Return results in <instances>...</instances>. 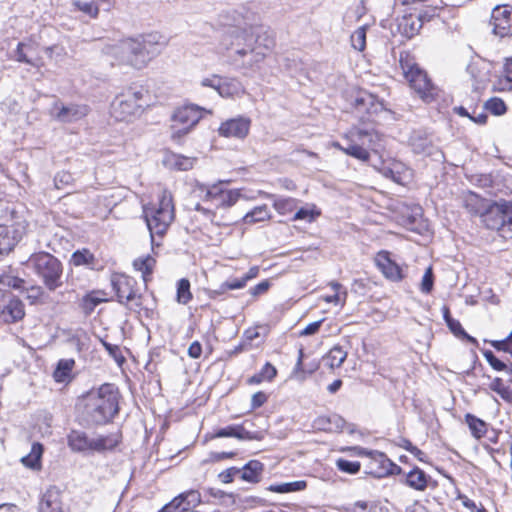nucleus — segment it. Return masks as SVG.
I'll use <instances>...</instances> for the list:
<instances>
[{
  "instance_id": "f257e3e1",
  "label": "nucleus",
  "mask_w": 512,
  "mask_h": 512,
  "mask_svg": "<svg viewBox=\"0 0 512 512\" xmlns=\"http://www.w3.org/2000/svg\"><path fill=\"white\" fill-rule=\"evenodd\" d=\"M119 393L113 384H103L84 397L83 417L88 424L102 425L118 413Z\"/></svg>"
},
{
  "instance_id": "f03ea898",
  "label": "nucleus",
  "mask_w": 512,
  "mask_h": 512,
  "mask_svg": "<svg viewBox=\"0 0 512 512\" xmlns=\"http://www.w3.org/2000/svg\"><path fill=\"white\" fill-rule=\"evenodd\" d=\"M346 145L338 142L334 147L361 162H369L371 153L379 154L383 148L381 135L374 130L352 128L344 137Z\"/></svg>"
},
{
  "instance_id": "7ed1b4c3",
  "label": "nucleus",
  "mask_w": 512,
  "mask_h": 512,
  "mask_svg": "<svg viewBox=\"0 0 512 512\" xmlns=\"http://www.w3.org/2000/svg\"><path fill=\"white\" fill-rule=\"evenodd\" d=\"M399 64L411 89L424 102H432L438 94V88L429 78L427 72L423 70L407 52L400 54Z\"/></svg>"
},
{
  "instance_id": "20e7f679",
  "label": "nucleus",
  "mask_w": 512,
  "mask_h": 512,
  "mask_svg": "<svg viewBox=\"0 0 512 512\" xmlns=\"http://www.w3.org/2000/svg\"><path fill=\"white\" fill-rule=\"evenodd\" d=\"M143 215L150 231L151 242L154 244V235L163 236L174 220L172 194L167 190L162 191L158 207L144 206Z\"/></svg>"
},
{
  "instance_id": "39448f33",
  "label": "nucleus",
  "mask_w": 512,
  "mask_h": 512,
  "mask_svg": "<svg viewBox=\"0 0 512 512\" xmlns=\"http://www.w3.org/2000/svg\"><path fill=\"white\" fill-rule=\"evenodd\" d=\"M107 54L113 56L120 64L137 69L144 67L151 59L146 42L136 39H124L107 48Z\"/></svg>"
},
{
  "instance_id": "423d86ee",
  "label": "nucleus",
  "mask_w": 512,
  "mask_h": 512,
  "mask_svg": "<svg viewBox=\"0 0 512 512\" xmlns=\"http://www.w3.org/2000/svg\"><path fill=\"white\" fill-rule=\"evenodd\" d=\"M144 89L129 87L118 94L111 103V116L117 121H132L143 109Z\"/></svg>"
},
{
  "instance_id": "0eeeda50",
  "label": "nucleus",
  "mask_w": 512,
  "mask_h": 512,
  "mask_svg": "<svg viewBox=\"0 0 512 512\" xmlns=\"http://www.w3.org/2000/svg\"><path fill=\"white\" fill-rule=\"evenodd\" d=\"M29 264L48 290L62 286L63 266L55 256L47 252L35 253L30 256Z\"/></svg>"
},
{
  "instance_id": "6e6552de",
  "label": "nucleus",
  "mask_w": 512,
  "mask_h": 512,
  "mask_svg": "<svg viewBox=\"0 0 512 512\" xmlns=\"http://www.w3.org/2000/svg\"><path fill=\"white\" fill-rule=\"evenodd\" d=\"M120 436L118 433L106 436H98L96 438H89L86 433L72 430L68 435V445L76 452L87 451H104L113 449L118 445Z\"/></svg>"
},
{
  "instance_id": "1a4fd4ad",
  "label": "nucleus",
  "mask_w": 512,
  "mask_h": 512,
  "mask_svg": "<svg viewBox=\"0 0 512 512\" xmlns=\"http://www.w3.org/2000/svg\"><path fill=\"white\" fill-rule=\"evenodd\" d=\"M202 111L196 105H185L177 108L172 117L171 136L173 139H180L186 135L202 118Z\"/></svg>"
},
{
  "instance_id": "9d476101",
  "label": "nucleus",
  "mask_w": 512,
  "mask_h": 512,
  "mask_svg": "<svg viewBox=\"0 0 512 512\" xmlns=\"http://www.w3.org/2000/svg\"><path fill=\"white\" fill-rule=\"evenodd\" d=\"M111 285L115 291L118 301L121 304L139 308L142 305L141 295L138 294L137 281L125 274H113L111 276Z\"/></svg>"
},
{
  "instance_id": "9b49d317",
  "label": "nucleus",
  "mask_w": 512,
  "mask_h": 512,
  "mask_svg": "<svg viewBox=\"0 0 512 512\" xmlns=\"http://www.w3.org/2000/svg\"><path fill=\"white\" fill-rule=\"evenodd\" d=\"M509 202H489L481 214L483 224L491 230L499 231L503 237H507V218Z\"/></svg>"
},
{
  "instance_id": "f8f14e48",
  "label": "nucleus",
  "mask_w": 512,
  "mask_h": 512,
  "mask_svg": "<svg viewBox=\"0 0 512 512\" xmlns=\"http://www.w3.org/2000/svg\"><path fill=\"white\" fill-rule=\"evenodd\" d=\"M201 85L215 89L222 97H234L244 92L241 82L236 78L220 77L218 75L202 79Z\"/></svg>"
},
{
  "instance_id": "ddd939ff",
  "label": "nucleus",
  "mask_w": 512,
  "mask_h": 512,
  "mask_svg": "<svg viewBox=\"0 0 512 512\" xmlns=\"http://www.w3.org/2000/svg\"><path fill=\"white\" fill-rule=\"evenodd\" d=\"M88 114L86 105L69 104L64 105L60 101H55L50 108V115L59 122L71 123L78 121Z\"/></svg>"
},
{
  "instance_id": "4468645a",
  "label": "nucleus",
  "mask_w": 512,
  "mask_h": 512,
  "mask_svg": "<svg viewBox=\"0 0 512 512\" xmlns=\"http://www.w3.org/2000/svg\"><path fill=\"white\" fill-rule=\"evenodd\" d=\"M255 44L256 46L250 49L243 48L236 51L241 57L249 56V59L244 62L248 67H252L265 58L266 53L273 48L274 40L266 35L261 36L258 34Z\"/></svg>"
},
{
  "instance_id": "2eb2a0df",
  "label": "nucleus",
  "mask_w": 512,
  "mask_h": 512,
  "mask_svg": "<svg viewBox=\"0 0 512 512\" xmlns=\"http://www.w3.org/2000/svg\"><path fill=\"white\" fill-rule=\"evenodd\" d=\"M491 21L493 24V32L500 36L506 37L512 35V6H497L492 11Z\"/></svg>"
},
{
  "instance_id": "dca6fc26",
  "label": "nucleus",
  "mask_w": 512,
  "mask_h": 512,
  "mask_svg": "<svg viewBox=\"0 0 512 512\" xmlns=\"http://www.w3.org/2000/svg\"><path fill=\"white\" fill-rule=\"evenodd\" d=\"M251 120L244 116L228 119L221 123L218 133L222 137L244 139L250 130Z\"/></svg>"
},
{
  "instance_id": "f3484780",
  "label": "nucleus",
  "mask_w": 512,
  "mask_h": 512,
  "mask_svg": "<svg viewBox=\"0 0 512 512\" xmlns=\"http://www.w3.org/2000/svg\"><path fill=\"white\" fill-rule=\"evenodd\" d=\"M240 196V191L237 189L225 190L220 187V184H215L206 189L205 200L211 201L217 208H228L233 206Z\"/></svg>"
},
{
  "instance_id": "a211bd4d",
  "label": "nucleus",
  "mask_w": 512,
  "mask_h": 512,
  "mask_svg": "<svg viewBox=\"0 0 512 512\" xmlns=\"http://www.w3.org/2000/svg\"><path fill=\"white\" fill-rule=\"evenodd\" d=\"M25 315L24 305L21 300L11 294L3 296L0 300V317L6 323H14Z\"/></svg>"
},
{
  "instance_id": "6ab92c4d",
  "label": "nucleus",
  "mask_w": 512,
  "mask_h": 512,
  "mask_svg": "<svg viewBox=\"0 0 512 512\" xmlns=\"http://www.w3.org/2000/svg\"><path fill=\"white\" fill-rule=\"evenodd\" d=\"M353 450L357 451L360 456H368L371 461V465H379V471H371V473H377L379 476L387 473L401 472V467L394 464L383 452L379 451H368L361 447H354Z\"/></svg>"
},
{
  "instance_id": "aec40b11",
  "label": "nucleus",
  "mask_w": 512,
  "mask_h": 512,
  "mask_svg": "<svg viewBox=\"0 0 512 512\" xmlns=\"http://www.w3.org/2000/svg\"><path fill=\"white\" fill-rule=\"evenodd\" d=\"M39 512H70L69 508L63 503V497L60 490L56 487H50L43 494L39 503Z\"/></svg>"
},
{
  "instance_id": "412c9836",
  "label": "nucleus",
  "mask_w": 512,
  "mask_h": 512,
  "mask_svg": "<svg viewBox=\"0 0 512 512\" xmlns=\"http://www.w3.org/2000/svg\"><path fill=\"white\" fill-rule=\"evenodd\" d=\"M375 262L387 279L400 281L403 278L401 268L390 259L388 252L378 253Z\"/></svg>"
},
{
  "instance_id": "4be33fe9",
  "label": "nucleus",
  "mask_w": 512,
  "mask_h": 512,
  "mask_svg": "<svg viewBox=\"0 0 512 512\" xmlns=\"http://www.w3.org/2000/svg\"><path fill=\"white\" fill-rule=\"evenodd\" d=\"M22 238V231L15 227L0 225V256L8 254Z\"/></svg>"
},
{
  "instance_id": "5701e85b",
  "label": "nucleus",
  "mask_w": 512,
  "mask_h": 512,
  "mask_svg": "<svg viewBox=\"0 0 512 512\" xmlns=\"http://www.w3.org/2000/svg\"><path fill=\"white\" fill-rule=\"evenodd\" d=\"M214 437H234L239 440H261L262 434L260 432H250L246 430L243 425H229L217 430Z\"/></svg>"
},
{
  "instance_id": "b1692460",
  "label": "nucleus",
  "mask_w": 512,
  "mask_h": 512,
  "mask_svg": "<svg viewBox=\"0 0 512 512\" xmlns=\"http://www.w3.org/2000/svg\"><path fill=\"white\" fill-rule=\"evenodd\" d=\"M405 484L417 491H424L427 487L436 486V482L418 467L413 468L406 474Z\"/></svg>"
},
{
  "instance_id": "393cba45",
  "label": "nucleus",
  "mask_w": 512,
  "mask_h": 512,
  "mask_svg": "<svg viewBox=\"0 0 512 512\" xmlns=\"http://www.w3.org/2000/svg\"><path fill=\"white\" fill-rule=\"evenodd\" d=\"M409 145L416 154H432L433 143L431 137L423 130H415L409 137Z\"/></svg>"
},
{
  "instance_id": "a878e982",
  "label": "nucleus",
  "mask_w": 512,
  "mask_h": 512,
  "mask_svg": "<svg viewBox=\"0 0 512 512\" xmlns=\"http://www.w3.org/2000/svg\"><path fill=\"white\" fill-rule=\"evenodd\" d=\"M201 502V495L196 490L184 492L172 500V503L179 512H189L196 508Z\"/></svg>"
},
{
  "instance_id": "bb28decb",
  "label": "nucleus",
  "mask_w": 512,
  "mask_h": 512,
  "mask_svg": "<svg viewBox=\"0 0 512 512\" xmlns=\"http://www.w3.org/2000/svg\"><path fill=\"white\" fill-rule=\"evenodd\" d=\"M489 202L471 191L464 193L462 196L463 207L472 215L481 216Z\"/></svg>"
},
{
  "instance_id": "cd10ccee",
  "label": "nucleus",
  "mask_w": 512,
  "mask_h": 512,
  "mask_svg": "<svg viewBox=\"0 0 512 512\" xmlns=\"http://www.w3.org/2000/svg\"><path fill=\"white\" fill-rule=\"evenodd\" d=\"M264 471V465L258 460H250L240 469V479L249 483H258Z\"/></svg>"
},
{
  "instance_id": "c85d7f7f",
  "label": "nucleus",
  "mask_w": 512,
  "mask_h": 512,
  "mask_svg": "<svg viewBox=\"0 0 512 512\" xmlns=\"http://www.w3.org/2000/svg\"><path fill=\"white\" fill-rule=\"evenodd\" d=\"M43 454L42 444L35 442L32 444L31 451L28 455L21 458V463L32 470L41 469V458Z\"/></svg>"
},
{
  "instance_id": "c756f323",
  "label": "nucleus",
  "mask_w": 512,
  "mask_h": 512,
  "mask_svg": "<svg viewBox=\"0 0 512 512\" xmlns=\"http://www.w3.org/2000/svg\"><path fill=\"white\" fill-rule=\"evenodd\" d=\"M317 423L321 429L330 432H341L346 425V421L337 414H333L327 417H319L317 419Z\"/></svg>"
},
{
  "instance_id": "7c9ffc66",
  "label": "nucleus",
  "mask_w": 512,
  "mask_h": 512,
  "mask_svg": "<svg viewBox=\"0 0 512 512\" xmlns=\"http://www.w3.org/2000/svg\"><path fill=\"white\" fill-rule=\"evenodd\" d=\"M155 265L156 259L151 255L139 257L133 261L134 268L142 273L145 282L148 281V277L153 273Z\"/></svg>"
},
{
  "instance_id": "2f4dec72",
  "label": "nucleus",
  "mask_w": 512,
  "mask_h": 512,
  "mask_svg": "<svg viewBox=\"0 0 512 512\" xmlns=\"http://www.w3.org/2000/svg\"><path fill=\"white\" fill-rule=\"evenodd\" d=\"M270 218V212L267 205L257 206L248 213H246L243 217V222L245 224H255L258 222L266 221Z\"/></svg>"
},
{
  "instance_id": "473e14b6",
  "label": "nucleus",
  "mask_w": 512,
  "mask_h": 512,
  "mask_svg": "<svg viewBox=\"0 0 512 512\" xmlns=\"http://www.w3.org/2000/svg\"><path fill=\"white\" fill-rule=\"evenodd\" d=\"M347 352L340 346H334L324 357L326 365L331 368H339L346 360Z\"/></svg>"
},
{
  "instance_id": "72a5a7b5",
  "label": "nucleus",
  "mask_w": 512,
  "mask_h": 512,
  "mask_svg": "<svg viewBox=\"0 0 512 512\" xmlns=\"http://www.w3.org/2000/svg\"><path fill=\"white\" fill-rule=\"evenodd\" d=\"M75 365L73 359H61L53 373L56 382H65L70 378L71 371Z\"/></svg>"
},
{
  "instance_id": "f704fd0d",
  "label": "nucleus",
  "mask_w": 512,
  "mask_h": 512,
  "mask_svg": "<svg viewBox=\"0 0 512 512\" xmlns=\"http://www.w3.org/2000/svg\"><path fill=\"white\" fill-rule=\"evenodd\" d=\"M307 487V483L304 480L286 482L281 484L270 485L267 489L275 493H290L296 491H302Z\"/></svg>"
},
{
  "instance_id": "c9c22d12",
  "label": "nucleus",
  "mask_w": 512,
  "mask_h": 512,
  "mask_svg": "<svg viewBox=\"0 0 512 512\" xmlns=\"http://www.w3.org/2000/svg\"><path fill=\"white\" fill-rule=\"evenodd\" d=\"M375 98L367 92H359L354 98V107L358 112H370L375 105Z\"/></svg>"
},
{
  "instance_id": "e433bc0d",
  "label": "nucleus",
  "mask_w": 512,
  "mask_h": 512,
  "mask_svg": "<svg viewBox=\"0 0 512 512\" xmlns=\"http://www.w3.org/2000/svg\"><path fill=\"white\" fill-rule=\"evenodd\" d=\"M465 422L475 438H481L486 434V423L478 417L468 413L465 415Z\"/></svg>"
},
{
  "instance_id": "4c0bfd02",
  "label": "nucleus",
  "mask_w": 512,
  "mask_h": 512,
  "mask_svg": "<svg viewBox=\"0 0 512 512\" xmlns=\"http://www.w3.org/2000/svg\"><path fill=\"white\" fill-rule=\"evenodd\" d=\"M72 6L92 18L97 17L100 10L98 4L93 0H73Z\"/></svg>"
},
{
  "instance_id": "58836bf2",
  "label": "nucleus",
  "mask_w": 512,
  "mask_h": 512,
  "mask_svg": "<svg viewBox=\"0 0 512 512\" xmlns=\"http://www.w3.org/2000/svg\"><path fill=\"white\" fill-rule=\"evenodd\" d=\"M245 279L242 277L240 279H233L228 280L224 283H222L219 287V289L211 290L210 291V297L215 298L218 295H221L225 293L227 290H235V289H241L246 285Z\"/></svg>"
},
{
  "instance_id": "ea45409f",
  "label": "nucleus",
  "mask_w": 512,
  "mask_h": 512,
  "mask_svg": "<svg viewBox=\"0 0 512 512\" xmlns=\"http://www.w3.org/2000/svg\"><path fill=\"white\" fill-rule=\"evenodd\" d=\"M191 299L190 282L188 279L182 278L177 283V301L186 305Z\"/></svg>"
},
{
  "instance_id": "a19ab883",
  "label": "nucleus",
  "mask_w": 512,
  "mask_h": 512,
  "mask_svg": "<svg viewBox=\"0 0 512 512\" xmlns=\"http://www.w3.org/2000/svg\"><path fill=\"white\" fill-rule=\"evenodd\" d=\"M489 388L496 392L504 401L512 402V392L509 387H506L503 380L500 377H496L492 380Z\"/></svg>"
},
{
  "instance_id": "79ce46f5",
  "label": "nucleus",
  "mask_w": 512,
  "mask_h": 512,
  "mask_svg": "<svg viewBox=\"0 0 512 512\" xmlns=\"http://www.w3.org/2000/svg\"><path fill=\"white\" fill-rule=\"evenodd\" d=\"M320 215V211L316 210L315 205H308L302 207L293 216V220H306L308 222L314 221Z\"/></svg>"
},
{
  "instance_id": "37998d69",
  "label": "nucleus",
  "mask_w": 512,
  "mask_h": 512,
  "mask_svg": "<svg viewBox=\"0 0 512 512\" xmlns=\"http://www.w3.org/2000/svg\"><path fill=\"white\" fill-rule=\"evenodd\" d=\"M219 22L223 26H238L242 22V16L236 10H227L220 14Z\"/></svg>"
},
{
  "instance_id": "c03bdc74",
  "label": "nucleus",
  "mask_w": 512,
  "mask_h": 512,
  "mask_svg": "<svg viewBox=\"0 0 512 512\" xmlns=\"http://www.w3.org/2000/svg\"><path fill=\"white\" fill-rule=\"evenodd\" d=\"M94 262V256L88 250H77L71 256V263L75 266H90Z\"/></svg>"
},
{
  "instance_id": "a18cd8bd",
  "label": "nucleus",
  "mask_w": 512,
  "mask_h": 512,
  "mask_svg": "<svg viewBox=\"0 0 512 512\" xmlns=\"http://www.w3.org/2000/svg\"><path fill=\"white\" fill-rule=\"evenodd\" d=\"M351 45L358 51H363L366 47V26L356 29L350 37Z\"/></svg>"
},
{
  "instance_id": "49530a36",
  "label": "nucleus",
  "mask_w": 512,
  "mask_h": 512,
  "mask_svg": "<svg viewBox=\"0 0 512 512\" xmlns=\"http://www.w3.org/2000/svg\"><path fill=\"white\" fill-rule=\"evenodd\" d=\"M103 301L104 299L98 297L96 292H92L83 297L81 306L86 314H90Z\"/></svg>"
},
{
  "instance_id": "de8ad7c7",
  "label": "nucleus",
  "mask_w": 512,
  "mask_h": 512,
  "mask_svg": "<svg viewBox=\"0 0 512 512\" xmlns=\"http://www.w3.org/2000/svg\"><path fill=\"white\" fill-rule=\"evenodd\" d=\"M296 206L297 200L294 198H278L274 202V207L280 214L290 213Z\"/></svg>"
},
{
  "instance_id": "09e8293b",
  "label": "nucleus",
  "mask_w": 512,
  "mask_h": 512,
  "mask_svg": "<svg viewBox=\"0 0 512 512\" xmlns=\"http://www.w3.org/2000/svg\"><path fill=\"white\" fill-rule=\"evenodd\" d=\"M484 107L496 116L503 115L507 109L504 101L497 97H493L486 101Z\"/></svg>"
},
{
  "instance_id": "8fccbe9b",
  "label": "nucleus",
  "mask_w": 512,
  "mask_h": 512,
  "mask_svg": "<svg viewBox=\"0 0 512 512\" xmlns=\"http://www.w3.org/2000/svg\"><path fill=\"white\" fill-rule=\"evenodd\" d=\"M447 326L449 327V329L451 330V332L456 335V336H463L464 338H466L470 343H473V344H477V340L468 335L465 330L462 328V325L461 323L456 320V319H453V318H449L448 321H447Z\"/></svg>"
},
{
  "instance_id": "3c124183",
  "label": "nucleus",
  "mask_w": 512,
  "mask_h": 512,
  "mask_svg": "<svg viewBox=\"0 0 512 512\" xmlns=\"http://www.w3.org/2000/svg\"><path fill=\"white\" fill-rule=\"evenodd\" d=\"M0 286L21 290L26 289L23 279L11 275H1Z\"/></svg>"
},
{
  "instance_id": "603ef678",
  "label": "nucleus",
  "mask_w": 512,
  "mask_h": 512,
  "mask_svg": "<svg viewBox=\"0 0 512 512\" xmlns=\"http://www.w3.org/2000/svg\"><path fill=\"white\" fill-rule=\"evenodd\" d=\"M493 87L499 92L512 91V77L504 72L503 75L496 78Z\"/></svg>"
},
{
  "instance_id": "864d4df0",
  "label": "nucleus",
  "mask_w": 512,
  "mask_h": 512,
  "mask_svg": "<svg viewBox=\"0 0 512 512\" xmlns=\"http://www.w3.org/2000/svg\"><path fill=\"white\" fill-rule=\"evenodd\" d=\"M337 468L348 474H356L360 470V463L357 461H349L345 459H338L336 461Z\"/></svg>"
},
{
  "instance_id": "5fc2aeb1",
  "label": "nucleus",
  "mask_w": 512,
  "mask_h": 512,
  "mask_svg": "<svg viewBox=\"0 0 512 512\" xmlns=\"http://www.w3.org/2000/svg\"><path fill=\"white\" fill-rule=\"evenodd\" d=\"M372 166L381 172L384 177L390 178L395 182L400 181L399 177V171H395V168H391L386 166L381 160L378 161V163H373Z\"/></svg>"
},
{
  "instance_id": "6e6d98bb",
  "label": "nucleus",
  "mask_w": 512,
  "mask_h": 512,
  "mask_svg": "<svg viewBox=\"0 0 512 512\" xmlns=\"http://www.w3.org/2000/svg\"><path fill=\"white\" fill-rule=\"evenodd\" d=\"M73 176L71 173L66 171H61L57 173L54 177V184L57 189H64L70 186L73 182Z\"/></svg>"
},
{
  "instance_id": "4d7b16f0",
  "label": "nucleus",
  "mask_w": 512,
  "mask_h": 512,
  "mask_svg": "<svg viewBox=\"0 0 512 512\" xmlns=\"http://www.w3.org/2000/svg\"><path fill=\"white\" fill-rule=\"evenodd\" d=\"M483 356L486 359V361L489 363V365L496 371H505L507 368V364H505L503 361L498 359L494 353L490 350H485L483 352Z\"/></svg>"
},
{
  "instance_id": "13d9d810",
  "label": "nucleus",
  "mask_w": 512,
  "mask_h": 512,
  "mask_svg": "<svg viewBox=\"0 0 512 512\" xmlns=\"http://www.w3.org/2000/svg\"><path fill=\"white\" fill-rule=\"evenodd\" d=\"M434 277L432 268L428 267L422 277L420 289L423 293L429 294L433 289Z\"/></svg>"
},
{
  "instance_id": "bf43d9fd",
  "label": "nucleus",
  "mask_w": 512,
  "mask_h": 512,
  "mask_svg": "<svg viewBox=\"0 0 512 512\" xmlns=\"http://www.w3.org/2000/svg\"><path fill=\"white\" fill-rule=\"evenodd\" d=\"M45 53L48 57L55 60H62L66 55L65 48L61 45H52L45 48Z\"/></svg>"
},
{
  "instance_id": "052dcab7",
  "label": "nucleus",
  "mask_w": 512,
  "mask_h": 512,
  "mask_svg": "<svg viewBox=\"0 0 512 512\" xmlns=\"http://www.w3.org/2000/svg\"><path fill=\"white\" fill-rule=\"evenodd\" d=\"M237 476L240 478V468H237V467H230V468L222 471L218 475L219 479L223 483H230Z\"/></svg>"
},
{
  "instance_id": "680f3d73",
  "label": "nucleus",
  "mask_w": 512,
  "mask_h": 512,
  "mask_svg": "<svg viewBox=\"0 0 512 512\" xmlns=\"http://www.w3.org/2000/svg\"><path fill=\"white\" fill-rule=\"evenodd\" d=\"M258 373L264 381H271L276 377L277 370L271 363L267 362Z\"/></svg>"
},
{
  "instance_id": "e2e57ef3",
  "label": "nucleus",
  "mask_w": 512,
  "mask_h": 512,
  "mask_svg": "<svg viewBox=\"0 0 512 512\" xmlns=\"http://www.w3.org/2000/svg\"><path fill=\"white\" fill-rule=\"evenodd\" d=\"M174 158H175L174 165L179 170L186 171L193 167L194 161L191 158H187V157H183V156H174Z\"/></svg>"
},
{
  "instance_id": "0e129e2a",
  "label": "nucleus",
  "mask_w": 512,
  "mask_h": 512,
  "mask_svg": "<svg viewBox=\"0 0 512 512\" xmlns=\"http://www.w3.org/2000/svg\"><path fill=\"white\" fill-rule=\"evenodd\" d=\"M267 401V395L264 392H256L251 398V408L257 409L261 407Z\"/></svg>"
},
{
  "instance_id": "69168bd1",
  "label": "nucleus",
  "mask_w": 512,
  "mask_h": 512,
  "mask_svg": "<svg viewBox=\"0 0 512 512\" xmlns=\"http://www.w3.org/2000/svg\"><path fill=\"white\" fill-rule=\"evenodd\" d=\"M489 343L498 351H503L509 354H512V346L508 344L505 339L502 340H492Z\"/></svg>"
},
{
  "instance_id": "338daca9",
  "label": "nucleus",
  "mask_w": 512,
  "mask_h": 512,
  "mask_svg": "<svg viewBox=\"0 0 512 512\" xmlns=\"http://www.w3.org/2000/svg\"><path fill=\"white\" fill-rule=\"evenodd\" d=\"M462 500V504L469 509L472 512H487L484 507H478L477 504L469 499L467 496H460L459 497Z\"/></svg>"
},
{
  "instance_id": "774afa93",
  "label": "nucleus",
  "mask_w": 512,
  "mask_h": 512,
  "mask_svg": "<svg viewBox=\"0 0 512 512\" xmlns=\"http://www.w3.org/2000/svg\"><path fill=\"white\" fill-rule=\"evenodd\" d=\"M347 512H370V505L366 501H357L347 508Z\"/></svg>"
}]
</instances>
